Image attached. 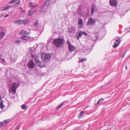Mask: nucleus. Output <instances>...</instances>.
Returning a JSON list of instances; mask_svg holds the SVG:
<instances>
[{
	"label": "nucleus",
	"mask_w": 130,
	"mask_h": 130,
	"mask_svg": "<svg viewBox=\"0 0 130 130\" xmlns=\"http://www.w3.org/2000/svg\"><path fill=\"white\" fill-rule=\"evenodd\" d=\"M19 22H20L19 19V20H16L13 21V23L14 24H19Z\"/></svg>",
	"instance_id": "obj_27"
},
{
	"label": "nucleus",
	"mask_w": 130,
	"mask_h": 130,
	"mask_svg": "<svg viewBox=\"0 0 130 130\" xmlns=\"http://www.w3.org/2000/svg\"><path fill=\"white\" fill-rule=\"evenodd\" d=\"M21 39L24 40H27L28 39H29L30 40H32L33 39L32 38H30L28 36H27L26 35H23L21 37Z\"/></svg>",
	"instance_id": "obj_6"
},
{
	"label": "nucleus",
	"mask_w": 130,
	"mask_h": 130,
	"mask_svg": "<svg viewBox=\"0 0 130 130\" xmlns=\"http://www.w3.org/2000/svg\"><path fill=\"white\" fill-rule=\"evenodd\" d=\"M126 53V52H125V53L123 55V54H122V58H123L124 57V56Z\"/></svg>",
	"instance_id": "obj_46"
},
{
	"label": "nucleus",
	"mask_w": 130,
	"mask_h": 130,
	"mask_svg": "<svg viewBox=\"0 0 130 130\" xmlns=\"http://www.w3.org/2000/svg\"><path fill=\"white\" fill-rule=\"evenodd\" d=\"M41 56L42 59L44 62L47 61L51 58V56L48 54L43 53Z\"/></svg>",
	"instance_id": "obj_3"
},
{
	"label": "nucleus",
	"mask_w": 130,
	"mask_h": 130,
	"mask_svg": "<svg viewBox=\"0 0 130 130\" xmlns=\"http://www.w3.org/2000/svg\"><path fill=\"white\" fill-rule=\"evenodd\" d=\"M21 108L22 109H25L27 108V106L25 104H23L21 106Z\"/></svg>",
	"instance_id": "obj_22"
},
{
	"label": "nucleus",
	"mask_w": 130,
	"mask_h": 130,
	"mask_svg": "<svg viewBox=\"0 0 130 130\" xmlns=\"http://www.w3.org/2000/svg\"><path fill=\"white\" fill-rule=\"evenodd\" d=\"M95 19L92 18H89L88 19L87 24L89 26L93 25L95 23Z\"/></svg>",
	"instance_id": "obj_4"
},
{
	"label": "nucleus",
	"mask_w": 130,
	"mask_h": 130,
	"mask_svg": "<svg viewBox=\"0 0 130 130\" xmlns=\"http://www.w3.org/2000/svg\"><path fill=\"white\" fill-rule=\"evenodd\" d=\"M66 102V101H65L63 102L62 103H61L60 104L58 105L56 109H58L60 108L64 104H65V103Z\"/></svg>",
	"instance_id": "obj_15"
},
{
	"label": "nucleus",
	"mask_w": 130,
	"mask_h": 130,
	"mask_svg": "<svg viewBox=\"0 0 130 130\" xmlns=\"http://www.w3.org/2000/svg\"><path fill=\"white\" fill-rule=\"evenodd\" d=\"M24 35H28V32L26 31H24Z\"/></svg>",
	"instance_id": "obj_37"
},
{
	"label": "nucleus",
	"mask_w": 130,
	"mask_h": 130,
	"mask_svg": "<svg viewBox=\"0 0 130 130\" xmlns=\"http://www.w3.org/2000/svg\"><path fill=\"white\" fill-rule=\"evenodd\" d=\"M86 59L85 58V59H81L80 60V62H83V60H86Z\"/></svg>",
	"instance_id": "obj_41"
},
{
	"label": "nucleus",
	"mask_w": 130,
	"mask_h": 130,
	"mask_svg": "<svg viewBox=\"0 0 130 130\" xmlns=\"http://www.w3.org/2000/svg\"><path fill=\"white\" fill-rule=\"evenodd\" d=\"M14 43L17 44H19L21 43V41L20 40H16L15 41Z\"/></svg>",
	"instance_id": "obj_26"
},
{
	"label": "nucleus",
	"mask_w": 130,
	"mask_h": 130,
	"mask_svg": "<svg viewBox=\"0 0 130 130\" xmlns=\"http://www.w3.org/2000/svg\"><path fill=\"white\" fill-rule=\"evenodd\" d=\"M19 8H20L22 12L23 13H25L26 11H24L22 9V8L21 7H20Z\"/></svg>",
	"instance_id": "obj_40"
},
{
	"label": "nucleus",
	"mask_w": 130,
	"mask_h": 130,
	"mask_svg": "<svg viewBox=\"0 0 130 130\" xmlns=\"http://www.w3.org/2000/svg\"><path fill=\"white\" fill-rule=\"evenodd\" d=\"M84 12L83 10L81 8L80 6L79 7L77 10V13L80 15H83L84 14Z\"/></svg>",
	"instance_id": "obj_7"
},
{
	"label": "nucleus",
	"mask_w": 130,
	"mask_h": 130,
	"mask_svg": "<svg viewBox=\"0 0 130 130\" xmlns=\"http://www.w3.org/2000/svg\"><path fill=\"white\" fill-rule=\"evenodd\" d=\"M64 40L61 38H59L54 40L53 42L55 44V46L57 48H61L64 43Z\"/></svg>",
	"instance_id": "obj_1"
},
{
	"label": "nucleus",
	"mask_w": 130,
	"mask_h": 130,
	"mask_svg": "<svg viewBox=\"0 0 130 130\" xmlns=\"http://www.w3.org/2000/svg\"><path fill=\"white\" fill-rule=\"evenodd\" d=\"M20 22L19 23V24L22 25L24 24H26L28 22V19H26L25 20H21L19 19Z\"/></svg>",
	"instance_id": "obj_9"
},
{
	"label": "nucleus",
	"mask_w": 130,
	"mask_h": 130,
	"mask_svg": "<svg viewBox=\"0 0 130 130\" xmlns=\"http://www.w3.org/2000/svg\"><path fill=\"white\" fill-rule=\"evenodd\" d=\"M38 21L37 20L36 22H35L34 24V26H35L39 27V26L38 24Z\"/></svg>",
	"instance_id": "obj_24"
},
{
	"label": "nucleus",
	"mask_w": 130,
	"mask_h": 130,
	"mask_svg": "<svg viewBox=\"0 0 130 130\" xmlns=\"http://www.w3.org/2000/svg\"><path fill=\"white\" fill-rule=\"evenodd\" d=\"M3 16V15H2L1 16V17H2Z\"/></svg>",
	"instance_id": "obj_57"
},
{
	"label": "nucleus",
	"mask_w": 130,
	"mask_h": 130,
	"mask_svg": "<svg viewBox=\"0 0 130 130\" xmlns=\"http://www.w3.org/2000/svg\"><path fill=\"white\" fill-rule=\"evenodd\" d=\"M38 66L40 67V68H42L43 67V66H41V64H38Z\"/></svg>",
	"instance_id": "obj_48"
},
{
	"label": "nucleus",
	"mask_w": 130,
	"mask_h": 130,
	"mask_svg": "<svg viewBox=\"0 0 130 130\" xmlns=\"http://www.w3.org/2000/svg\"><path fill=\"white\" fill-rule=\"evenodd\" d=\"M34 11V9H32L31 10H30L28 12V14L30 16H31L32 14H31V12H32V13H33V11Z\"/></svg>",
	"instance_id": "obj_25"
},
{
	"label": "nucleus",
	"mask_w": 130,
	"mask_h": 130,
	"mask_svg": "<svg viewBox=\"0 0 130 130\" xmlns=\"http://www.w3.org/2000/svg\"><path fill=\"white\" fill-rule=\"evenodd\" d=\"M0 108L2 109H3L4 108V107H5V106L3 105L2 102H1L0 103Z\"/></svg>",
	"instance_id": "obj_23"
},
{
	"label": "nucleus",
	"mask_w": 130,
	"mask_h": 130,
	"mask_svg": "<svg viewBox=\"0 0 130 130\" xmlns=\"http://www.w3.org/2000/svg\"><path fill=\"white\" fill-rule=\"evenodd\" d=\"M83 35H84L87 36V34L84 31L83 32Z\"/></svg>",
	"instance_id": "obj_39"
},
{
	"label": "nucleus",
	"mask_w": 130,
	"mask_h": 130,
	"mask_svg": "<svg viewBox=\"0 0 130 130\" xmlns=\"http://www.w3.org/2000/svg\"><path fill=\"white\" fill-rule=\"evenodd\" d=\"M1 68H0V71H1Z\"/></svg>",
	"instance_id": "obj_55"
},
{
	"label": "nucleus",
	"mask_w": 130,
	"mask_h": 130,
	"mask_svg": "<svg viewBox=\"0 0 130 130\" xmlns=\"http://www.w3.org/2000/svg\"><path fill=\"white\" fill-rule=\"evenodd\" d=\"M129 29H130V27L129 28Z\"/></svg>",
	"instance_id": "obj_58"
},
{
	"label": "nucleus",
	"mask_w": 130,
	"mask_h": 130,
	"mask_svg": "<svg viewBox=\"0 0 130 130\" xmlns=\"http://www.w3.org/2000/svg\"><path fill=\"white\" fill-rule=\"evenodd\" d=\"M10 121L9 119H8L4 120L3 122H1L0 123V127H3L5 126L6 124L8 123Z\"/></svg>",
	"instance_id": "obj_11"
},
{
	"label": "nucleus",
	"mask_w": 130,
	"mask_h": 130,
	"mask_svg": "<svg viewBox=\"0 0 130 130\" xmlns=\"http://www.w3.org/2000/svg\"><path fill=\"white\" fill-rule=\"evenodd\" d=\"M67 44H68L69 45H71V43H70V42H69L68 39L67 40Z\"/></svg>",
	"instance_id": "obj_42"
},
{
	"label": "nucleus",
	"mask_w": 130,
	"mask_h": 130,
	"mask_svg": "<svg viewBox=\"0 0 130 130\" xmlns=\"http://www.w3.org/2000/svg\"><path fill=\"white\" fill-rule=\"evenodd\" d=\"M104 100V99L101 98L100 100H99L97 102L96 105L101 104L103 102V101Z\"/></svg>",
	"instance_id": "obj_18"
},
{
	"label": "nucleus",
	"mask_w": 130,
	"mask_h": 130,
	"mask_svg": "<svg viewBox=\"0 0 130 130\" xmlns=\"http://www.w3.org/2000/svg\"><path fill=\"white\" fill-rule=\"evenodd\" d=\"M7 6H8V9H9L10 8H11L13 7V6H12L11 5H10V6H8V5H7Z\"/></svg>",
	"instance_id": "obj_44"
},
{
	"label": "nucleus",
	"mask_w": 130,
	"mask_h": 130,
	"mask_svg": "<svg viewBox=\"0 0 130 130\" xmlns=\"http://www.w3.org/2000/svg\"><path fill=\"white\" fill-rule=\"evenodd\" d=\"M8 9V6H6L4 7H3V10H5Z\"/></svg>",
	"instance_id": "obj_33"
},
{
	"label": "nucleus",
	"mask_w": 130,
	"mask_h": 130,
	"mask_svg": "<svg viewBox=\"0 0 130 130\" xmlns=\"http://www.w3.org/2000/svg\"><path fill=\"white\" fill-rule=\"evenodd\" d=\"M18 0H12L11 1L9 2V3L11 4L12 3H14Z\"/></svg>",
	"instance_id": "obj_28"
},
{
	"label": "nucleus",
	"mask_w": 130,
	"mask_h": 130,
	"mask_svg": "<svg viewBox=\"0 0 130 130\" xmlns=\"http://www.w3.org/2000/svg\"><path fill=\"white\" fill-rule=\"evenodd\" d=\"M50 4V0L46 1L45 3L43 4L45 7H47Z\"/></svg>",
	"instance_id": "obj_21"
},
{
	"label": "nucleus",
	"mask_w": 130,
	"mask_h": 130,
	"mask_svg": "<svg viewBox=\"0 0 130 130\" xmlns=\"http://www.w3.org/2000/svg\"><path fill=\"white\" fill-rule=\"evenodd\" d=\"M35 62L36 63H41V62L39 60V58H38V57L35 56Z\"/></svg>",
	"instance_id": "obj_19"
},
{
	"label": "nucleus",
	"mask_w": 130,
	"mask_h": 130,
	"mask_svg": "<svg viewBox=\"0 0 130 130\" xmlns=\"http://www.w3.org/2000/svg\"><path fill=\"white\" fill-rule=\"evenodd\" d=\"M119 39H117L116 40V42L117 43L118 42H119Z\"/></svg>",
	"instance_id": "obj_49"
},
{
	"label": "nucleus",
	"mask_w": 130,
	"mask_h": 130,
	"mask_svg": "<svg viewBox=\"0 0 130 130\" xmlns=\"http://www.w3.org/2000/svg\"><path fill=\"white\" fill-rule=\"evenodd\" d=\"M1 30L0 31V39H2L3 38L5 35V32L3 31H1Z\"/></svg>",
	"instance_id": "obj_16"
},
{
	"label": "nucleus",
	"mask_w": 130,
	"mask_h": 130,
	"mask_svg": "<svg viewBox=\"0 0 130 130\" xmlns=\"http://www.w3.org/2000/svg\"><path fill=\"white\" fill-rule=\"evenodd\" d=\"M78 24L79 25L78 26L79 28H80L83 25V20L81 18H79L78 20Z\"/></svg>",
	"instance_id": "obj_13"
},
{
	"label": "nucleus",
	"mask_w": 130,
	"mask_h": 130,
	"mask_svg": "<svg viewBox=\"0 0 130 130\" xmlns=\"http://www.w3.org/2000/svg\"><path fill=\"white\" fill-rule=\"evenodd\" d=\"M68 31L69 33L71 32L72 30V28H68Z\"/></svg>",
	"instance_id": "obj_34"
},
{
	"label": "nucleus",
	"mask_w": 130,
	"mask_h": 130,
	"mask_svg": "<svg viewBox=\"0 0 130 130\" xmlns=\"http://www.w3.org/2000/svg\"><path fill=\"white\" fill-rule=\"evenodd\" d=\"M97 11L96 6L95 4H93L91 6V15H92L93 14Z\"/></svg>",
	"instance_id": "obj_5"
},
{
	"label": "nucleus",
	"mask_w": 130,
	"mask_h": 130,
	"mask_svg": "<svg viewBox=\"0 0 130 130\" xmlns=\"http://www.w3.org/2000/svg\"><path fill=\"white\" fill-rule=\"evenodd\" d=\"M11 61L13 63H14L16 61V59L15 58L13 59L12 58H11Z\"/></svg>",
	"instance_id": "obj_35"
},
{
	"label": "nucleus",
	"mask_w": 130,
	"mask_h": 130,
	"mask_svg": "<svg viewBox=\"0 0 130 130\" xmlns=\"http://www.w3.org/2000/svg\"><path fill=\"white\" fill-rule=\"evenodd\" d=\"M9 16V15L8 14H6V15L5 16H4V17L5 18H6V17H8Z\"/></svg>",
	"instance_id": "obj_50"
},
{
	"label": "nucleus",
	"mask_w": 130,
	"mask_h": 130,
	"mask_svg": "<svg viewBox=\"0 0 130 130\" xmlns=\"http://www.w3.org/2000/svg\"><path fill=\"white\" fill-rule=\"evenodd\" d=\"M27 66L29 68L32 69L34 66L35 64L34 62L31 60L28 63Z\"/></svg>",
	"instance_id": "obj_10"
},
{
	"label": "nucleus",
	"mask_w": 130,
	"mask_h": 130,
	"mask_svg": "<svg viewBox=\"0 0 130 130\" xmlns=\"http://www.w3.org/2000/svg\"><path fill=\"white\" fill-rule=\"evenodd\" d=\"M120 42L121 41H120L119 42L117 43L116 42H115L114 43V44L113 45V47L114 48H116L119 45Z\"/></svg>",
	"instance_id": "obj_17"
},
{
	"label": "nucleus",
	"mask_w": 130,
	"mask_h": 130,
	"mask_svg": "<svg viewBox=\"0 0 130 130\" xmlns=\"http://www.w3.org/2000/svg\"><path fill=\"white\" fill-rule=\"evenodd\" d=\"M21 2V1H19L18 2L16 3L15 4L16 5H17L18 4H19Z\"/></svg>",
	"instance_id": "obj_45"
},
{
	"label": "nucleus",
	"mask_w": 130,
	"mask_h": 130,
	"mask_svg": "<svg viewBox=\"0 0 130 130\" xmlns=\"http://www.w3.org/2000/svg\"><path fill=\"white\" fill-rule=\"evenodd\" d=\"M68 46L70 52H71L72 51H74L76 50L75 47L72 45H68Z\"/></svg>",
	"instance_id": "obj_12"
},
{
	"label": "nucleus",
	"mask_w": 130,
	"mask_h": 130,
	"mask_svg": "<svg viewBox=\"0 0 130 130\" xmlns=\"http://www.w3.org/2000/svg\"><path fill=\"white\" fill-rule=\"evenodd\" d=\"M33 48L32 47L30 48V50L29 51V52L31 55L33 54Z\"/></svg>",
	"instance_id": "obj_29"
},
{
	"label": "nucleus",
	"mask_w": 130,
	"mask_h": 130,
	"mask_svg": "<svg viewBox=\"0 0 130 130\" xmlns=\"http://www.w3.org/2000/svg\"><path fill=\"white\" fill-rule=\"evenodd\" d=\"M83 32L80 31L78 33V36L80 37H81V36H82V35H83Z\"/></svg>",
	"instance_id": "obj_31"
},
{
	"label": "nucleus",
	"mask_w": 130,
	"mask_h": 130,
	"mask_svg": "<svg viewBox=\"0 0 130 130\" xmlns=\"http://www.w3.org/2000/svg\"><path fill=\"white\" fill-rule=\"evenodd\" d=\"M24 31L23 30H21L20 32V34L21 35H24Z\"/></svg>",
	"instance_id": "obj_32"
},
{
	"label": "nucleus",
	"mask_w": 130,
	"mask_h": 130,
	"mask_svg": "<svg viewBox=\"0 0 130 130\" xmlns=\"http://www.w3.org/2000/svg\"><path fill=\"white\" fill-rule=\"evenodd\" d=\"M39 56V55H36L35 56V55H31V56H32V58H35V56H36V57H38V56Z\"/></svg>",
	"instance_id": "obj_38"
},
{
	"label": "nucleus",
	"mask_w": 130,
	"mask_h": 130,
	"mask_svg": "<svg viewBox=\"0 0 130 130\" xmlns=\"http://www.w3.org/2000/svg\"><path fill=\"white\" fill-rule=\"evenodd\" d=\"M2 99V96L1 94H0V101L1 100V99Z\"/></svg>",
	"instance_id": "obj_51"
},
{
	"label": "nucleus",
	"mask_w": 130,
	"mask_h": 130,
	"mask_svg": "<svg viewBox=\"0 0 130 130\" xmlns=\"http://www.w3.org/2000/svg\"><path fill=\"white\" fill-rule=\"evenodd\" d=\"M45 7L43 4L42 5L40 9L42 11L44 12L45 11L46 8Z\"/></svg>",
	"instance_id": "obj_20"
},
{
	"label": "nucleus",
	"mask_w": 130,
	"mask_h": 130,
	"mask_svg": "<svg viewBox=\"0 0 130 130\" xmlns=\"http://www.w3.org/2000/svg\"><path fill=\"white\" fill-rule=\"evenodd\" d=\"M1 29H2L1 27H0V31L1 30Z\"/></svg>",
	"instance_id": "obj_54"
},
{
	"label": "nucleus",
	"mask_w": 130,
	"mask_h": 130,
	"mask_svg": "<svg viewBox=\"0 0 130 130\" xmlns=\"http://www.w3.org/2000/svg\"><path fill=\"white\" fill-rule=\"evenodd\" d=\"M20 126H19V125H18V126L17 127V129H19L20 128Z\"/></svg>",
	"instance_id": "obj_47"
},
{
	"label": "nucleus",
	"mask_w": 130,
	"mask_h": 130,
	"mask_svg": "<svg viewBox=\"0 0 130 130\" xmlns=\"http://www.w3.org/2000/svg\"><path fill=\"white\" fill-rule=\"evenodd\" d=\"M18 87V84L16 83H14L13 84L11 88L9 89V95L10 97L13 98V96L15 94L16 89Z\"/></svg>",
	"instance_id": "obj_2"
},
{
	"label": "nucleus",
	"mask_w": 130,
	"mask_h": 130,
	"mask_svg": "<svg viewBox=\"0 0 130 130\" xmlns=\"http://www.w3.org/2000/svg\"><path fill=\"white\" fill-rule=\"evenodd\" d=\"M52 39H49L47 41V44L49 43L50 42L52 41Z\"/></svg>",
	"instance_id": "obj_43"
},
{
	"label": "nucleus",
	"mask_w": 130,
	"mask_h": 130,
	"mask_svg": "<svg viewBox=\"0 0 130 130\" xmlns=\"http://www.w3.org/2000/svg\"><path fill=\"white\" fill-rule=\"evenodd\" d=\"M125 67V69L126 70H127V65H126Z\"/></svg>",
	"instance_id": "obj_53"
},
{
	"label": "nucleus",
	"mask_w": 130,
	"mask_h": 130,
	"mask_svg": "<svg viewBox=\"0 0 130 130\" xmlns=\"http://www.w3.org/2000/svg\"><path fill=\"white\" fill-rule=\"evenodd\" d=\"M1 60L0 61V62L2 63L3 64L5 62V61L4 59L2 58H1Z\"/></svg>",
	"instance_id": "obj_36"
},
{
	"label": "nucleus",
	"mask_w": 130,
	"mask_h": 130,
	"mask_svg": "<svg viewBox=\"0 0 130 130\" xmlns=\"http://www.w3.org/2000/svg\"><path fill=\"white\" fill-rule=\"evenodd\" d=\"M28 4L29 5L30 7H33V8H32V9H34V11H33V13H35L36 10V9H35V8L37 6V5H32V3L31 2H29Z\"/></svg>",
	"instance_id": "obj_14"
},
{
	"label": "nucleus",
	"mask_w": 130,
	"mask_h": 130,
	"mask_svg": "<svg viewBox=\"0 0 130 130\" xmlns=\"http://www.w3.org/2000/svg\"><path fill=\"white\" fill-rule=\"evenodd\" d=\"M109 2L111 6H116L117 5V0H110Z\"/></svg>",
	"instance_id": "obj_8"
},
{
	"label": "nucleus",
	"mask_w": 130,
	"mask_h": 130,
	"mask_svg": "<svg viewBox=\"0 0 130 130\" xmlns=\"http://www.w3.org/2000/svg\"><path fill=\"white\" fill-rule=\"evenodd\" d=\"M76 51H76L75 52V53H74L75 54L76 53Z\"/></svg>",
	"instance_id": "obj_56"
},
{
	"label": "nucleus",
	"mask_w": 130,
	"mask_h": 130,
	"mask_svg": "<svg viewBox=\"0 0 130 130\" xmlns=\"http://www.w3.org/2000/svg\"><path fill=\"white\" fill-rule=\"evenodd\" d=\"M84 111H82L80 112V115L79 116V118H80L81 117H82L84 115Z\"/></svg>",
	"instance_id": "obj_30"
},
{
	"label": "nucleus",
	"mask_w": 130,
	"mask_h": 130,
	"mask_svg": "<svg viewBox=\"0 0 130 130\" xmlns=\"http://www.w3.org/2000/svg\"><path fill=\"white\" fill-rule=\"evenodd\" d=\"M2 56V54L1 53H0V58H1Z\"/></svg>",
	"instance_id": "obj_52"
}]
</instances>
